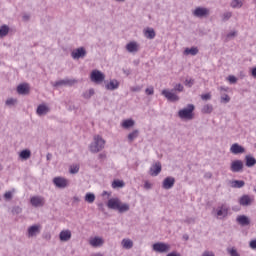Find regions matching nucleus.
Here are the masks:
<instances>
[{
  "label": "nucleus",
  "mask_w": 256,
  "mask_h": 256,
  "mask_svg": "<svg viewBox=\"0 0 256 256\" xmlns=\"http://www.w3.org/2000/svg\"><path fill=\"white\" fill-rule=\"evenodd\" d=\"M228 81L229 83H231L232 85H235V83H237V77L233 76V75H230L228 77Z\"/></svg>",
  "instance_id": "50"
},
{
  "label": "nucleus",
  "mask_w": 256,
  "mask_h": 256,
  "mask_svg": "<svg viewBox=\"0 0 256 256\" xmlns=\"http://www.w3.org/2000/svg\"><path fill=\"white\" fill-rule=\"evenodd\" d=\"M186 85H189V87H191L193 85V80H186Z\"/></svg>",
  "instance_id": "59"
},
{
  "label": "nucleus",
  "mask_w": 256,
  "mask_h": 256,
  "mask_svg": "<svg viewBox=\"0 0 256 256\" xmlns=\"http://www.w3.org/2000/svg\"><path fill=\"white\" fill-rule=\"evenodd\" d=\"M155 30L153 28H147L146 30H144V36L146 37V39H155Z\"/></svg>",
  "instance_id": "28"
},
{
  "label": "nucleus",
  "mask_w": 256,
  "mask_h": 256,
  "mask_svg": "<svg viewBox=\"0 0 256 256\" xmlns=\"http://www.w3.org/2000/svg\"><path fill=\"white\" fill-rule=\"evenodd\" d=\"M16 102H17V100H15L13 98H9L6 100V105H13Z\"/></svg>",
  "instance_id": "55"
},
{
  "label": "nucleus",
  "mask_w": 256,
  "mask_h": 256,
  "mask_svg": "<svg viewBox=\"0 0 256 256\" xmlns=\"http://www.w3.org/2000/svg\"><path fill=\"white\" fill-rule=\"evenodd\" d=\"M236 36H237V31L233 30L226 35L225 41L226 42L231 41L232 39H235Z\"/></svg>",
  "instance_id": "41"
},
{
  "label": "nucleus",
  "mask_w": 256,
  "mask_h": 256,
  "mask_svg": "<svg viewBox=\"0 0 256 256\" xmlns=\"http://www.w3.org/2000/svg\"><path fill=\"white\" fill-rule=\"evenodd\" d=\"M166 256H181V254L177 252H171V253H168Z\"/></svg>",
  "instance_id": "58"
},
{
  "label": "nucleus",
  "mask_w": 256,
  "mask_h": 256,
  "mask_svg": "<svg viewBox=\"0 0 256 256\" xmlns=\"http://www.w3.org/2000/svg\"><path fill=\"white\" fill-rule=\"evenodd\" d=\"M201 99L203 101H209L211 99V94H209V93L203 94V95H201Z\"/></svg>",
  "instance_id": "51"
},
{
  "label": "nucleus",
  "mask_w": 256,
  "mask_h": 256,
  "mask_svg": "<svg viewBox=\"0 0 256 256\" xmlns=\"http://www.w3.org/2000/svg\"><path fill=\"white\" fill-rule=\"evenodd\" d=\"M236 221L242 227H247V225H251V220L245 215L237 216Z\"/></svg>",
  "instance_id": "20"
},
{
  "label": "nucleus",
  "mask_w": 256,
  "mask_h": 256,
  "mask_svg": "<svg viewBox=\"0 0 256 256\" xmlns=\"http://www.w3.org/2000/svg\"><path fill=\"white\" fill-rule=\"evenodd\" d=\"M245 161H246V167H255L256 165V159L253 156H245Z\"/></svg>",
  "instance_id": "27"
},
{
  "label": "nucleus",
  "mask_w": 256,
  "mask_h": 256,
  "mask_svg": "<svg viewBox=\"0 0 256 256\" xmlns=\"http://www.w3.org/2000/svg\"><path fill=\"white\" fill-rule=\"evenodd\" d=\"M121 200L119 198H110L107 202L108 209L118 211Z\"/></svg>",
  "instance_id": "16"
},
{
  "label": "nucleus",
  "mask_w": 256,
  "mask_h": 256,
  "mask_svg": "<svg viewBox=\"0 0 256 256\" xmlns=\"http://www.w3.org/2000/svg\"><path fill=\"white\" fill-rule=\"evenodd\" d=\"M53 184L58 189H65L69 185V180H67L66 178H63L61 176H58L53 179Z\"/></svg>",
  "instance_id": "7"
},
{
  "label": "nucleus",
  "mask_w": 256,
  "mask_h": 256,
  "mask_svg": "<svg viewBox=\"0 0 256 256\" xmlns=\"http://www.w3.org/2000/svg\"><path fill=\"white\" fill-rule=\"evenodd\" d=\"M195 111V105L188 104L186 108H183L178 111V117L180 119H186L191 121L193 119V112Z\"/></svg>",
  "instance_id": "2"
},
{
  "label": "nucleus",
  "mask_w": 256,
  "mask_h": 256,
  "mask_svg": "<svg viewBox=\"0 0 256 256\" xmlns=\"http://www.w3.org/2000/svg\"><path fill=\"white\" fill-rule=\"evenodd\" d=\"M121 245L124 249H133V240L123 239Z\"/></svg>",
  "instance_id": "31"
},
{
  "label": "nucleus",
  "mask_w": 256,
  "mask_h": 256,
  "mask_svg": "<svg viewBox=\"0 0 256 256\" xmlns=\"http://www.w3.org/2000/svg\"><path fill=\"white\" fill-rule=\"evenodd\" d=\"M126 50L128 53H137L139 51V44H137L135 41H132L126 45Z\"/></svg>",
  "instance_id": "22"
},
{
  "label": "nucleus",
  "mask_w": 256,
  "mask_h": 256,
  "mask_svg": "<svg viewBox=\"0 0 256 256\" xmlns=\"http://www.w3.org/2000/svg\"><path fill=\"white\" fill-rule=\"evenodd\" d=\"M75 83H77V80L75 79H64V80H59L56 81L53 86L54 87H63V85H75Z\"/></svg>",
  "instance_id": "19"
},
{
  "label": "nucleus",
  "mask_w": 256,
  "mask_h": 256,
  "mask_svg": "<svg viewBox=\"0 0 256 256\" xmlns=\"http://www.w3.org/2000/svg\"><path fill=\"white\" fill-rule=\"evenodd\" d=\"M71 57L75 60L85 59L87 57V50L85 47L76 48L71 52Z\"/></svg>",
  "instance_id": "5"
},
{
  "label": "nucleus",
  "mask_w": 256,
  "mask_h": 256,
  "mask_svg": "<svg viewBox=\"0 0 256 256\" xmlns=\"http://www.w3.org/2000/svg\"><path fill=\"white\" fill-rule=\"evenodd\" d=\"M20 159H23L24 161H27L31 157V150L25 149L22 150L19 154Z\"/></svg>",
  "instance_id": "32"
},
{
  "label": "nucleus",
  "mask_w": 256,
  "mask_h": 256,
  "mask_svg": "<svg viewBox=\"0 0 256 256\" xmlns=\"http://www.w3.org/2000/svg\"><path fill=\"white\" fill-rule=\"evenodd\" d=\"M85 201L86 203H95V194L89 192L85 195Z\"/></svg>",
  "instance_id": "39"
},
{
  "label": "nucleus",
  "mask_w": 256,
  "mask_h": 256,
  "mask_svg": "<svg viewBox=\"0 0 256 256\" xmlns=\"http://www.w3.org/2000/svg\"><path fill=\"white\" fill-rule=\"evenodd\" d=\"M174 185H175V179L171 176L166 177L162 183L163 189H166V190L173 189Z\"/></svg>",
  "instance_id": "17"
},
{
  "label": "nucleus",
  "mask_w": 256,
  "mask_h": 256,
  "mask_svg": "<svg viewBox=\"0 0 256 256\" xmlns=\"http://www.w3.org/2000/svg\"><path fill=\"white\" fill-rule=\"evenodd\" d=\"M161 169V162H156L154 165H152L149 170L151 177H157V175L161 173Z\"/></svg>",
  "instance_id": "18"
},
{
  "label": "nucleus",
  "mask_w": 256,
  "mask_h": 256,
  "mask_svg": "<svg viewBox=\"0 0 256 256\" xmlns=\"http://www.w3.org/2000/svg\"><path fill=\"white\" fill-rule=\"evenodd\" d=\"M91 81L94 83H102V81H105V74L99 70H94L91 72Z\"/></svg>",
  "instance_id": "9"
},
{
  "label": "nucleus",
  "mask_w": 256,
  "mask_h": 256,
  "mask_svg": "<svg viewBox=\"0 0 256 256\" xmlns=\"http://www.w3.org/2000/svg\"><path fill=\"white\" fill-rule=\"evenodd\" d=\"M227 253L230 255V256H241V254H239V252H237V249L236 248H227Z\"/></svg>",
  "instance_id": "42"
},
{
  "label": "nucleus",
  "mask_w": 256,
  "mask_h": 256,
  "mask_svg": "<svg viewBox=\"0 0 256 256\" xmlns=\"http://www.w3.org/2000/svg\"><path fill=\"white\" fill-rule=\"evenodd\" d=\"M4 199H6V201H11V199H13V192L11 191L5 192Z\"/></svg>",
  "instance_id": "46"
},
{
  "label": "nucleus",
  "mask_w": 256,
  "mask_h": 256,
  "mask_svg": "<svg viewBox=\"0 0 256 256\" xmlns=\"http://www.w3.org/2000/svg\"><path fill=\"white\" fill-rule=\"evenodd\" d=\"M202 256H215V253L213 251L205 250L202 253Z\"/></svg>",
  "instance_id": "52"
},
{
  "label": "nucleus",
  "mask_w": 256,
  "mask_h": 256,
  "mask_svg": "<svg viewBox=\"0 0 256 256\" xmlns=\"http://www.w3.org/2000/svg\"><path fill=\"white\" fill-rule=\"evenodd\" d=\"M8 35H9V26L7 24L0 26V39H3V37H7Z\"/></svg>",
  "instance_id": "26"
},
{
  "label": "nucleus",
  "mask_w": 256,
  "mask_h": 256,
  "mask_svg": "<svg viewBox=\"0 0 256 256\" xmlns=\"http://www.w3.org/2000/svg\"><path fill=\"white\" fill-rule=\"evenodd\" d=\"M23 19H24V21H29V15H24Z\"/></svg>",
  "instance_id": "62"
},
{
  "label": "nucleus",
  "mask_w": 256,
  "mask_h": 256,
  "mask_svg": "<svg viewBox=\"0 0 256 256\" xmlns=\"http://www.w3.org/2000/svg\"><path fill=\"white\" fill-rule=\"evenodd\" d=\"M123 73H124L125 75H130V74H131V72H130L129 70H123Z\"/></svg>",
  "instance_id": "63"
},
{
  "label": "nucleus",
  "mask_w": 256,
  "mask_h": 256,
  "mask_svg": "<svg viewBox=\"0 0 256 256\" xmlns=\"http://www.w3.org/2000/svg\"><path fill=\"white\" fill-rule=\"evenodd\" d=\"M232 13L231 12H225L222 16V20L223 21H229V18L232 17Z\"/></svg>",
  "instance_id": "47"
},
{
  "label": "nucleus",
  "mask_w": 256,
  "mask_h": 256,
  "mask_svg": "<svg viewBox=\"0 0 256 256\" xmlns=\"http://www.w3.org/2000/svg\"><path fill=\"white\" fill-rule=\"evenodd\" d=\"M194 17H198L199 19H203V17H209L210 11L208 8L205 7H197L193 11Z\"/></svg>",
  "instance_id": "8"
},
{
  "label": "nucleus",
  "mask_w": 256,
  "mask_h": 256,
  "mask_svg": "<svg viewBox=\"0 0 256 256\" xmlns=\"http://www.w3.org/2000/svg\"><path fill=\"white\" fill-rule=\"evenodd\" d=\"M73 201H74V203H79L81 201V199H79V197L75 196L73 198Z\"/></svg>",
  "instance_id": "60"
},
{
  "label": "nucleus",
  "mask_w": 256,
  "mask_h": 256,
  "mask_svg": "<svg viewBox=\"0 0 256 256\" xmlns=\"http://www.w3.org/2000/svg\"><path fill=\"white\" fill-rule=\"evenodd\" d=\"M184 222L188 223V225H191V223H195V218H186Z\"/></svg>",
  "instance_id": "56"
},
{
  "label": "nucleus",
  "mask_w": 256,
  "mask_h": 256,
  "mask_svg": "<svg viewBox=\"0 0 256 256\" xmlns=\"http://www.w3.org/2000/svg\"><path fill=\"white\" fill-rule=\"evenodd\" d=\"M174 90H163L162 91V95L168 100L171 101L172 103H175L177 101H179V97L177 96V94H175L173 92Z\"/></svg>",
  "instance_id": "12"
},
{
  "label": "nucleus",
  "mask_w": 256,
  "mask_h": 256,
  "mask_svg": "<svg viewBox=\"0 0 256 256\" xmlns=\"http://www.w3.org/2000/svg\"><path fill=\"white\" fill-rule=\"evenodd\" d=\"M254 202L255 198L248 194H244L238 199V203L239 205H241V207H251V205H253Z\"/></svg>",
  "instance_id": "4"
},
{
  "label": "nucleus",
  "mask_w": 256,
  "mask_h": 256,
  "mask_svg": "<svg viewBox=\"0 0 256 256\" xmlns=\"http://www.w3.org/2000/svg\"><path fill=\"white\" fill-rule=\"evenodd\" d=\"M23 213V209L20 206H14L12 208V215H21Z\"/></svg>",
  "instance_id": "43"
},
{
  "label": "nucleus",
  "mask_w": 256,
  "mask_h": 256,
  "mask_svg": "<svg viewBox=\"0 0 256 256\" xmlns=\"http://www.w3.org/2000/svg\"><path fill=\"white\" fill-rule=\"evenodd\" d=\"M205 177H206L207 179H211V177H213V175H212L211 173H206V174H205Z\"/></svg>",
  "instance_id": "61"
},
{
  "label": "nucleus",
  "mask_w": 256,
  "mask_h": 256,
  "mask_svg": "<svg viewBox=\"0 0 256 256\" xmlns=\"http://www.w3.org/2000/svg\"><path fill=\"white\" fill-rule=\"evenodd\" d=\"M39 233H41V225L35 224V225L28 227L27 237H29V238L37 237L39 235Z\"/></svg>",
  "instance_id": "11"
},
{
  "label": "nucleus",
  "mask_w": 256,
  "mask_h": 256,
  "mask_svg": "<svg viewBox=\"0 0 256 256\" xmlns=\"http://www.w3.org/2000/svg\"><path fill=\"white\" fill-rule=\"evenodd\" d=\"M29 85L27 83H23L17 86V93L19 95H29Z\"/></svg>",
  "instance_id": "21"
},
{
  "label": "nucleus",
  "mask_w": 256,
  "mask_h": 256,
  "mask_svg": "<svg viewBox=\"0 0 256 256\" xmlns=\"http://www.w3.org/2000/svg\"><path fill=\"white\" fill-rule=\"evenodd\" d=\"M104 241L101 237H94L90 240V245L92 247H101L103 245Z\"/></svg>",
  "instance_id": "23"
},
{
  "label": "nucleus",
  "mask_w": 256,
  "mask_h": 256,
  "mask_svg": "<svg viewBox=\"0 0 256 256\" xmlns=\"http://www.w3.org/2000/svg\"><path fill=\"white\" fill-rule=\"evenodd\" d=\"M106 89L108 91H115V89H119V81L113 79L108 84H106Z\"/></svg>",
  "instance_id": "24"
},
{
  "label": "nucleus",
  "mask_w": 256,
  "mask_h": 256,
  "mask_svg": "<svg viewBox=\"0 0 256 256\" xmlns=\"http://www.w3.org/2000/svg\"><path fill=\"white\" fill-rule=\"evenodd\" d=\"M32 207H43L45 205V198L43 196H33L30 198Z\"/></svg>",
  "instance_id": "13"
},
{
  "label": "nucleus",
  "mask_w": 256,
  "mask_h": 256,
  "mask_svg": "<svg viewBox=\"0 0 256 256\" xmlns=\"http://www.w3.org/2000/svg\"><path fill=\"white\" fill-rule=\"evenodd\" d=\"M230 6L232 9H241L243 7V1L242 0H232Z\"/></svg>",
  "instance_id": "37"
},
{
  "label": "nucleus",
  "mask_w": 256,
  "mask_h": 256,
  "mask_svg": "<svg viewBox=\"0 0 256 256\" xmlns=\"http://www.w3.org/2000/svg\"><path fill=\"white\" fill-rule=\"evenodd\" d=\"M229 101H231V97H229V95L224 94L220 97V103H229Z\"/></svg>",
  "instance_id": "44"
},
{
  "label": "nucleus",
  "mask_w": 256,
  "mask_h": 256,
  "mask_svg": "<svg viewBox=\"0 0 256 256\" xmlns=\"http://www.w3.org/2000/svg\"><path fill=\"white\" fill-rule=\"evenodd\" d=\"M145 93H146V95H153L155 93V90L153 89V87L147 88L145 90Z\"/></svg>",
  "instance_id": "53"
},
{
  "label": "nucleus",
  "mask_w": 256,
  "mask_h": 256,
  "mask_svg": "<svg viewBox=\"0 0 256 256\" xmlns=\"http://www.w3.org/2000/svg\"><path fill=\"white\" fill-rule=\"evenodd\" d=\"M183 85L182 84H176V86L174 87V89L172 91H178L179 93L183 92Z\"/></svg>",
  "instance_id": "49"
},
{
  "label": "nucleus",
  "mask_w": 256,
  "mask_h": 256,
  "mask_svg": "<svg viewBox=\"0 0 256 256\" xmlns=\"http://www.w3.org/2000/svg\"><path fill=\"white\" fill-rule=\"evenodd\" d=\"M89 149L91 153H99V151H103V149H105V139L99 135L94 136L93 142L90 144Z\"/></svg>",
  "instance_id": "1"
},
{
  "label": "nucleus",
  "mask_w": 256,
  "mask_h": 256,
  "mask_svg": "<svg viewBox=\"0 0 256 256\" xmlns=\"http://www.w3.org/2000/svg\"><path fill=\"white\" fill-rule=\"evenodd\" d=\"M152 187H153V184H151L149 181H146L144 183V189L149 190V189H152Z\"/></svg>",
  "instance_id": "54"
},
{
  "label": "nucleus",
  "mask_w": 256,
  "mask_h": 256,
  "mask_svg": "<svg viewBox=\"0 0 256 256\" xmlns=\"http://www.w3.org/2000/svg\"><path fill=\"white\" fill-rule=\"evenodd\" d=\"M70 173L72 175H77L79 173V166L78 165H73L70 167Z\"/></svg>",
  "instance_id": "45"
},
{
  "label": "nucleus",
  "mask_w": 256,
  "mask_h": 256,
  "mask_svg": "<svg viewBox=\"0 0 256 256\" xmlns=\"http://www.w3.org/2000/svg\"><path fill=\"white\" fill-rule=\"evenodd\" d=\"M141 89H143V86H133L130 88V91H132L133 93H139Z\"/></svg>",
  "instance_id": "48"
},
{
  "label": "nucleus",
  "mask_w": 256,
  "mask_h": 256,
  "mask_svg": "<svg viewBox=\"0 0 256 256\" xmlns=\"http://www.w3.org/2000/svg\"><path fill=\"white\" fill-rule=\"evenodd\" d=\"M232 187L234 189H241V188L245 187V181H243V180H234V181H232Z\"/></svg>",
  "instance_id": "33"
},
{
  "label": "nucleus",
  "mask_w": 256,
  "mask_h": 256,
  "mask_svg": "<svg viewBox=\"0 0 256 256\" xmlns=\"http://www.w3.org/2000/svg\"><path fill=\"white\" fill-rule=\"evenodd\" d=\"M230 152L233 155H241V154L245 153V147L239 145V143H234L230 147Z\"/></svg>",
  "instance_id": "15"
},
{
  "label": "nucleus",
  "mask_w": 256,
  "mask_h": 256,
  "mask_svg": "<svg viewBox=\"0 0 256 256\" xmlns=\"http://www.w3.org/2000/svg\"><path fill=\"white\" fill-rule=\"evenodd\" d=\"M152 249L156 253H169L171 251V245L165 242H157L153 244Z\"/></svg>",
  "instance_id": "3"
},
{
  "label": "nucleus",
  "mask_w": 256,
  "mask_h": 256,
  "mask_svg": "<svg viewBox=\"0 0 256 256\" xmlns=\"http://www.w3.org/2000/svg\"><path fill=\"white\" fill-rule=\"evenodd\" d=\"M59 237L60 241H69L71 239V232L69 230L61 231Z\"/></svg>",
  "instance_id": "25"
},
{
  "label": "nucleus",
  "mask_w": 256,
  "mask_h": 256,
  "mask_svg": "<svg viewBox=\"0 0 256 256\" xmlns=\"http://www.w3.org/2000/svg\"><path fill=\"white\" fill-rule=\"evenodd\" d=\"M135 126V120L133 119H127L122 122V127L124 129H131V127Z\"/></svg>",
  "instance_id": "30"
},
{
  "label": "nucleus",
  "mask_w": 256,
  "mask_h": 256,
  "mask_svg": "<svg viewBox=\"0 0 256 256\" xmlns=\"http://www.w3.org/2000/svg\"><path fill=\"white\" fill-rule=\"evenodd\" d=\"M227 215H229V206H227V204H222L218 206V208L216 209V217L218 219H225Z\"/></svg>",
  "instance_id": "6"
},
{
  "label": "nucleus",
  "mask_w": 256,
  "mask_h": 256,
  "mask_svg": "<svg viewBox=\"0 0 256 256\" xmlns=\"http://www.w3.org/2000/svg\"><path fill=\"white\" fill-rule=\"evenodd\" d=\"M202 113H205V114L213 113V105H211V104L204 105L202 107Z\"/></svg>",
  "instance_id": "40"
},
{
  "label": "nucleus",
  "mask_w": 256,
  "mask_h": 256,
  "mask_svg": "<svg viewBox=\"0 0 256 256\" xmlns=\"http://www.w3.org/2000/svg\"><path fill=\"white\" fill-rule=\"evenodd\" d=\"M243 167V161L234 160L230 165V171H232V173H241V171H243Z\"/></svg>",
  "instance_id": "10"
},
{
  "label": "nucleus",
  "mask_w": 256,
  "mask_h": 256,
  "mask_svg": "<svg viewBox=\"0 0 256 256\" xmlns=\"http://www.w3.org/2000/svg\"><path fill=\"white\" fill-rule=\"evenodd\" d=\"M50 111H51V108H49V106L45 104H40L36 109V114L38 115V117H43L48 113H50Z\"/></svg>",
  "instance_id": "14"
},
{
  "label": "nucleus",
  "mask_w": 256,
  "mask_h": 256,
  "mask_svg": "<svg viewBox=\"0 0 256 256\" xmlns=\"http://www.w3.org/2000/svg\"><path fill=\"white\" fill-rule=\"evenodd\" d=\"M249 245H250L251 249H256V239L255 240H251Z\"/></svg>",
  "instance_id": "57"
},
{
  "label": "nucleus",
  "mask_w": 256,
  "mask_h": 256,
  "mask_svg": "<svg viewBox=\"0 0 256 256\" xmlns=\"http://www.w3.org/2000/svg\"><path fill=\"white\" fill-rule=\"evenodd\" d=\"M123 187H125V182H123V180H114L112 182L113 189H121Z\"/></svg>",
  "instance_id": "36"
},
{
  "label": "nucleus",
  "mask_w": 256,
  "mask_h": 256,
  "mask_svg": "<svg viewBox=\"0 0 256 256\" xmlns=\"http://www.w3.org/2000/svg\"><path fill=\"white\" fill-rule=\"evenodd\" d=\"M95 95V90L93 88L85 91L83 94H82V97L84 99H91L93 96Z\"/></svg>",
  "instance_id": "38"
},
{
  "label": "nucleus",
  "mask_w": 256,
  "mask_h": 256,
  "mask_svg": "<svg viewBox=\"0 0 256 256\" xmlns=\"http://www.w3.org/2000/svg\"><path fill=\"white\" fill-rule=\"evenodd\" d=\"M130 206L128 203H122L120 202L119 206H118V211L120 213H127V211H129Z\"/></svg>",
  "instance_id": "35"
},
{
  "label": "nucleus",
  "mask_w": 256,
  "mask_h": 256,
  "mask_svg": "<svg viewBox=\"0 0 256 256\" xmlns=\"http://www.w3.org/2000/svg\"><path fill=\"white\" fill-rule=\"evenodd\" d=\"M99 159H105V154H99Z\"/></svg>",
  "instance_id": "64"
},
{
  "label": "nucleus",
  "mask_w": 256,
  "mask_h": 256,
  "mask_svg": "<svg viewBox=\"0 0 256 256\" xmlns=\"http://www.w3.org/2000/svg\"><path fill=\"white\" fill-rule=\"evenodd\" d=\"M198 53H199V48L197 47L186 48L184 50V55H192L193 57H195V55H197Z\"/></svg>",
  "instance_id": "29"
},
{
  "label": "nucleus",
  "mask_w": 256,
  "mask_h": 256,
  "mask_svg": "<svg viewBox=\"0 0 256 256\" xmlns=\"http://www.w3.org/2000/svg\"><path fill=\"white\" fill-rule=\"evenodd\" d=\"M139 137V130H134L131 133L128 134V141L129 143H133L135 139Z\"/></svg>",
  "instance_id": "34"
}]
</instances>
